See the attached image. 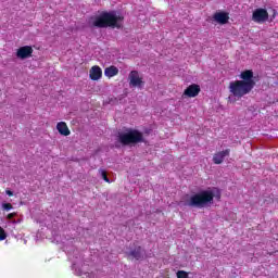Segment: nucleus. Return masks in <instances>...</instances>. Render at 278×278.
<instances>
[{
  "label": "nucleus",
  "instance_id": "nucleus-8",
  "mask_svg": "<svg viewBox=\"0 0 278 278\" xmlns=\"http://www.w3.org/2000/svg\"><path fill=\"white\" fill-rule=\"evenodd\" d=\"M213 21H215V23H218V25H227V23H229V13L216 12L213 15Z\"/></svg>",
  "mask_w": 278,
  "mask_h": 278
},
{
  "label": "nucleus",
  "instance_id": "nucleus-18",
  "mask_svg": "<svg viewBox=\"0 0 278 278\" xmlns=\"http://www.w3.org/2000/svg\"><path fill=\"white\" fill-rule=\"evenodd\" d=\"M176 275L177 278H188V273L184 270H178Z\"/></svg>",
  "mask_w": 278,
  "mask_h": 278
},
{
  "label": "nucleus",
  "instance_id": "nucleus-17",
  "mask_svg": "<svg viewBox=\"0 0 278 278\" xmlns=\"http://www.w3.org/2000/svg\"><path fill=\"white\" fill-rule=\"evenodd\" d=\"M8 238V235L5 233V230L0 227V242L5 240Z\"/></svg>",
  "mask_w": 278,
  "mask_h": 278
},
{
  "label": "nucleus",
  "instance_id": "nucleus-1",
  "mask_svg": "<svg viewBox=\"0 0 278 278\" xmlns=\"http://www.w3.org/2000/svg\"><path fill=\"white\" fill-rule=\"evenodd\" d=\"M123 15L116 11L102 12L99 15L89 18V25L103 29L105 27H112L113 29H121L123 27Z\"/></svg>",
  "mask_w": 278,
  "mask_h": 278
},
{
  "label": "nucleus",
  "instance_id": "nucleus-22",
  "mask_svg": "<svg viewBox=\"0 0 278 278\" xmlns=\"http://www.w3.org/2000/svg\"><path fill=\"white\" fill-rule=\"evenodd\" d=\"M76 274H77V275H81V271H77Z\"/></svg>",
  "mask_w": 278,
  "mask_h": 278
},
{
  "label": "nucleus",
  "instance_id": "nucleus-16",
  "mask_svg": "<svg viewBox=\"0 0 278 278\" xmlns=\"http://www.w3.org/2000/svg\"><path fill=\"white\" fill-rule=\"evenodd\" d=\"M99 173H100L102 179L104 181H106V184H110V178H108V172H105V169H100Z\"/></svg>",
  "mask_w": 278,
  "mask_h": 278
},
{
  "label": "nucleus",
  "instance_id": "nucleus-12",
  "mask_svg": "<svg viewBox=\"0 0 278 278\" xmlns=\"http://www.w3.org/2000/svg\"><path fill=\"white\" fill-rule=\"evenodd\" d=\"M229 153H231L229 149L215 153L213 156L214 164H223V162H225V157H228Z\"/></svg>",
  "mask_w": 278,
  "mask_h": 278
},
{
  "label": "nucleus",
  "instance_id": "nucleus-14",
  "mask_svg": "<svg viewBox=\"0 0 278 278\" xmlns=\"http://www.w3.org/2000/svg\"><path fill=\"white\" fill-rule=\"evenodd\" d=\"M104 75L105 77L112 78V77H116V75H118V67L111 65L109 67H106L104 70Z\"/></svg>",
  "mask_w": 278,
  "mask_h": 278
},
{
  "label": "nucleus",
  "instance_id": "nucleus-19",
  "mask_svg": "<svg viewBox=\"0 0 278 278\" xmlns=\"http://www.w3.org/2000/svg\"><path fill=\"white\" fill-rule=\"evenodd\" d=\"M2 210H4L5 212H10V210H12V204L3 203L2 204Z\"/></svg>",
  "mask_w": 278,
  "mask_h": 278
},
{
  "label": "nucleus",
  "instance_id": "nucleus-7",
  "mask_svg": "<svg viewBox=\"0 0 278 278\" xmlns=\"http://www.w3.org/2000/svg\"><path fill=\"white\" fill-rule=\"evenodd\" d=\"M129 84L132 88H142V78H140V74L138 71H132L129 74Z\"/></svg>",
  "mask_w": 278,
  "mask_h": 278
},
{
  "label": "nucleus",
  "instance_id": "nucleus-4",
  "mask_svg": "<svg viewBox=\"0 0 278 278\" xmlns=\"http://www.w3.org/2000/svg\"><path fill=\"white\" fill-rule=\"evenodd\" d=\"M119 142L122 144H138V142H142V135L138 130H128L119 135Z\"/></svg>",
  "mask_w": 278,
  "mask_h": 278
},
{
  "label": "nucleus",
  "instance_id": "nucleus-11",
  "mask_svg": "<svg viewBox=\"0 0 278 278\" xmlns=\"http://www.w3.org/2000/svg\"><path fill=\"white\" fill-rule=\"evenodd\" d=\"M201 92V87L197 84L190 85L184 92L185 97L194 98Z\"/></svg>",
  "mask_w": 278,
  "mask_h": 278
},
{
  "label": "nucleus",
  "instance_id": "nucleus-6",
  "mask_svg": "<svg viewBox=\"0 0 278 278\" xmlns=\"http://www.w3.org/2000/svg\"><path fill=\"white\" fill-rule=\"evenodd\" d=\"M31 53H34L31 46H24L17 49L16 58L18 60H27V58H31Z\"/></svg>",
  "mask_w": 278,
  "mask_h": 278
},
{
  "label": "nucleus",
  "instance_id": "nucleus-13",
  "mask_svg": "<svg viewBox=\"0 0 278 278\" xmlns=\"http://www.w3.org/2000/svg\"><path fill=\"white\" fill-rule=\"evenodd\" d=\"M56 129L61 136H71V130L68 129V126L64 122H60L56 125Z\"/></svg>",
  "mask_w": 278,
  "mask_h": 278
},
{
  "label": "nucleus",
  "instance_id": "nucleus-9",
  "mask_svg": "<svg viewBox=\"0 0 278 278\" xmlns=\"http://www.w3.org/2000/svg\"><path fill=\"white\" fill-rule=\"evenodd\" d=\"M240 79L245 84L252 85V88H255V80H253V71L251 70L243 71L240 74Z\"/></svg>",
  "mask_w": 278,
  "mask_h": 278
},
{
  "label": "nucleus",
  "instance_id": "nucleus-15",
  "mask_svg": "<svg viewBox=\"0 0 278 278\" xmlns=\"http://www.w3.org/2000/svg\"><path fill=\"white\" fill-rule=\"evenodd\" d=\"M130 255L135 260H142L144 257V250H142L141 247H138L135 250L130 251Z\"/></svg>",
  "mask_w": 278,
  "mask_h": 278
},
{
  "label": "nucleus",
  "instance_id": "nucleus-20",
  "mask_svg": "<svg viewBox=\"0 0 278 278\" xmlns=\"http://www.w3.org/2000/svg\"><path fill=\"white\" fill-rule=\"evenodd\" d=\"M8 197H12L14 193L11 190H7Z\"/></svg>",
  "mask_w": 278,
  "mask_h": 278
},
{
  "label": "nucleus",
  "instance_id": "nucleus-21",
  "mask_svg": "<svg viewBox=\"0 0 278 278\" xmlns=\"http://www.w3.org/2000/svg\"><path fill=\"white\" fill-rule=\"evenodd\" d=\"M75 266H77V262H74V263H73V268H75Z\"/></svg>",
  "mask_w": 278,
  "mask_h": 278
},
{
  "label": "nucleus",
  "instance_id": "nucleus-5",
  "mask_svg": "<svg viewBox=\"0 0 278 278\" xmlns=\"http://www.w3.org/2000/svg\"><path fill=\"white\" fill-rule=\"evenodd\" d=\"M252 21L254 23H266V21H268V11H266V9L254 10Z\"/></svg>",
  "mask_w": 278,
  "mask_h": 278
},
{
  "label": "nucleus",
  "instance_id": "nucleus-2",
  "mask_svg": "<svg viewBox=\"0 0 278 278\" xmlns=\"http://www.w3.org/2000/svg\"><path fill=\"white\" fill-rule=\"evenodd\" d=\"M214 199L220 201V190L217 188L207 189L192 195L187 202V205L199 208L210 207L214 203Z\"/></svg>",
  "mask_w": 278,
  "mask_h": 278
},
{
  "label": "nucleus",
  "instance_id": "nucleus-10",
  "mask_svg": "<svg viewBox=\"0 0 278 278\" xmlns=\"http://www.w3.org/2000/svg\"><path fill=\"white\" fill-rule=\"evenodd\" d=\"M89 77L90 79H92L93 81H99V79H101V77H103V70H101L99 67V65H94L90 68L89 71Z\"/></svg>",
  "mask_w": 278,
  "mask_h": 278
},
{
  "label": "nucleus",
  "instance_id": "nucleus-3",
  "mask_svg": "<svg viewBox=\"0 0 278 278\" xmlns=\"http://www.w3.org/2000/svg\"><path fill=\"white\" fill-rule=\"evenodd\" d=\"M253 90L251 83H244L242 80H232L229 84V91L236 99H242L245 94H249Z\"/></svg>",
  "mask_w": 278,
  "mask_h": 278
}]
</instances>
